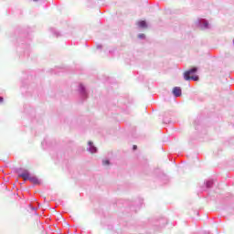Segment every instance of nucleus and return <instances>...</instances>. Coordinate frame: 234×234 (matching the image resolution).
I'll use <instances>...</instances> for the list:
<instances>
[{
  "instance_id": "4",
  "label": "nucleus",
  "mask_w": 234,
  "mask_h": 234,
  "mask_svg": "<svg viewBox=\"0 0 234 234\" xmlns=\"http://www.w3.org/2000/svg\"><path fill=\"white\" fill-rule=\"evenodd\" d=\"M137 26L140 28H147V22H145V20H140L139 22H137Z\"/></svg>"
},
{
  "instance_id": "5",
  "label": "nucleus",
  "mask_w": 234,
  "mask_h": 234,
  "mask_svg": "<svg viewBox=\"0 0 234 234\" xmlns=\"http://www.w3.org/2000/svg\"><path fill=\"white\" fill-rule=\"evenodd\" d=\"M29 181L32 182L33 184H39V179L36 176H30Z\"/></svg>"
},
{
  "instance_id": "6",
  "label": "nucleus",
  "mask_w": 234,
  "mask_h": 234,
  "mask_svg": "<svg viewBox=\"0 0 234 234\" xmlns=\"http://www.w3.org/2000/svg\"><path fill=\"white\" fill-rule=\"evenodd\" d=\"M89 145L91 146L90 152H91V153H96L97 149H96V147L92 146V142H89Z\"/></svg>"
},
{
  "instance_id": "8",
  "label": "nucleus",
  "mask_w": 234,
  "mask_h": 234,
  "mask_svg": "<svg viewBox=\"0 0 234 234\" xmlns=\"http://www.w3.org/2000/svg\"><path fill=\"white\" fill-rule=\"evenodd\" d=\"M3 101H4L3 97H0V103H3Z\"/></svg>"
},
{
  "instance_id": "1",
  "label": "nucleus",
  "mask_w": 234,
  "mask_h": 234,
  "mask_svg": "<svg viewBox=\"0 0 234 234\" xmlns=\"http://www.w3.org/2000/svg\"><path fill=\"white\" fill-rule=\"evenodd\" d=\"M197 70L198 69H197V67H194L191 69L185 71L184 78L186 81H189V80H193L194 81H198V76L197 75L191 76V74H195Z\"/></svg>"
},
{
  "instance_id": "9",
  "label": "nucleus",
  "mask_w": 234,
  "mask_h": 234,
  "mask_svg": "<svg viewBox=\"0 0 234 234\" xmlns=\"http://www.w3.org/2000/svg\"><path fill=\"white\" fill-rule=\"evenodd\" d=\"M136 149H138V146L133 145V151H136Z\"/></svg>"
},
{
  "instance_id": "3",
  "label": "nucleus",
  "mask_w": 234,
  "mask_h": 234,
  "mask_svg": "<svg viewBox=\"0 0 234 234\" xmlns=\"http://www.w3.org/2000/svg\"><path fill=\"white\" fill-rule=\"evenodd\" d=\"M18 176H19V178H23V180L27 181V180H29L31 176H30V173L28 171H24Z\"/></svg>"
},
{
  "instance_id": "2",
  "label": "nucleus",
  "mask_w": 234,
  "mask_h": 234,
  "mask_svg": "<svg viewBox=\"0 0 234 234\" xmlns=\"http://www.w3.org/2000/svg\"><path fill=\"white\" fill-rule=\"evenodd\" d=\"M173 94L176 96V98H178V96H182V89L180 87H175L173 89Z\"/></svg>"
},
{
  "instance_id": "10",
  "label": "nucleus",
  "mask_w": 234,
  "mask_h": 234,
  "mask_svg": "<svg viewBox=\"0 0 234 234\" xmlns=\"http://www.w3.org/2000/svg\"><path fill=\"white\" fill-rule=\"evenodd\" d=\"M33 1H37V0H33Z\"/></svg>"
},
{
  "instance_id": "7",
  "label": "nucleus",
  "mask_w": 234,
  "mask_h": 234,
  "mask_svg": "<svg viewBox=\"0 0 234 234\" xmlns=\"http://www.w3.org/2000/svg\"><path fill=\"white\" fill-rule=\"evenodd\" d=\"M102 164H103V165H109V164H111V163L109 162V160H104V161H102Z\"/></svg>"
}]
</instances>
